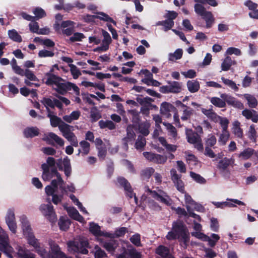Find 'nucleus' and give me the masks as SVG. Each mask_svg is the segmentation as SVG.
Here are the masks:
<instances>
[{"label": "nucleus", "mask_w": 258, "mask_h": 258, "mask_svg": "<svg viewBox=\"0 0 258 258\" xmlns=\"http://www.w3.org/2000/svg\"><path fill=\"white\" fill-rule=\"evenodd\" d=\"M52 140L59 146L62 147L64 145V141L62 139L58 137L57 135L53 133H49L46 137L45 140L49 141Z\"/></svg>", "instance_id": "nucleus-33"}, {"label": "nucleus", "mask_w": 258, "mask_h": 258, "mask_svg": "<svg viewBox=\"0 0 258 258\" xmlns=\"http://www.w3.org/2000/svg\"><path fill=\"white\" fill-rule=\"evenodd\" d=\"M85 37L84 34L79 32H76L74 34L73 36L70 38L69 40L72 42L81 41H82V39Z\"/></svg>", "instance_id": "nucleus-63"}, {"label": "nucleus", "mask_w": 258, "mask_h": 258, "mask_svg": "<svg viewBox=\"0 0 258 258\" xmlns=\"http://www.w3.org/2000/svg\"><path fill=\"white\" fill-rule=\"evenodd\" d=\"M55 164H56V166L59 170L62 171L63 170L64 174L66 176L69 177L71 175L72 173V167L70 160L67 156L64 158L62 161L61 159H59Z\"/></svg>", "instance_id": "nucleus-13"}, {"label": "nucleus", "mask_w": 258, "mask_h": 258, "mask_svg": "<svg viewBox=\"0 0 258 258\" xmlns=\"http://www.w3.org/2000/svg\"><path fill=\"white\" fill-rule=\"evenodd\" d=\"M196 13L201 16L206 23V28H210L212 27L215 19L212 13L211 12L206 11L204 6L199 4H196L194 6Z\"/></svg>", "instance_id": "nucleus-5"}, {"label": "nucleus", "mask_w": 258, "mask_h": 258, "mask_svg": "<svg viewBox=\"0 0 258 258\" xmlns=\"http://www.w3.org/2000/svg\"><path fill=\"white\" fill-rule=\"evenodd\" d=\"M160 111L162 114L168 117L171 115L170 113L171 112H175L176 111V109L171 104L164 102L161 104Z\"/></svg>", "instance_id": "nucleus-21"}, {"label": "nucleus", "mask_w": 258, "mask_h": 258, "mask_svg": "<svg viewBox=\"0 0 258 258\" xmlns=\"http://www.w3.org/2000/svg\"><path fill=\"white\" fill-rule=\"evenodd\" d=\"M255 151L251 148H247L237 155V157L243 160L250 159L254 154Z\"/></svg>", "instance_id": "nucleus-25"}, {"label": "nucleus", "mask_w": 258, "mask_h": 258, "mask_svg": "<svg viewBox=\"0 0 258 258\" xmlns=\"http://www.w3.org/2000/svg\"><path fill=\"white\" fill-rule=\"evenodd\" d=\"M127 232V229L126 227H122L116 229L114 233V237L118 238L123 236Z\"/></svg>", "instance_id": "nucleus-61"}, {"label": "nucleus", "mask_w": 258, "mask_h": 258, "mask_svg": "<svg viewBox=\"0 0 258 258\" xmlns=\"http://www.w3.org/2000/svg\"><path fill=\"white\" fill-rule=\"evenodd\" d=\"M39 130L37 127H27L23 131V134L26 138H32L38 136Z\"/></svg>", "instance_id": "nucleus-24"}, {"label": "nucleus", "mask_w": 258, "mask_h": 258, "mask_svg": "<svg viewBox=\"0 0 258 258\" xmlns=\"http://www.w3.org/2000/svg\"><path fill=\"white\" fill-rule=\"evenodd\" d=\"M221 80L223 83L229 86L230 88H231L232 89H233L235 91H237L238 90V87L237 86L235 83L232 80L226 79L224 77H222L221 78Z\"/></svg>", "instance_id": "nucleus-49"}, {"label": "nucleus", "mask_w": 258, "mask_h": 258, "mask_svg": "<svg viewBox=\"0 0 258 258\" xmlns=\"http://www.w3.org/2000/svg\"><path fill=\"white\" fill-rule=\"evenodd\" d=\"M90 117L92 121H96L101 117L100 113L98 112L96 107H93L91 109Z\"/></svg>", "instance_id": "nucleus-55"}, {"label": "nucleus", "mask_w": 258, "mask_h": 258, "mask_svg": "<svg viewBox=\"0 0 258 258\" xmlns=\"http://www.w3.org/2000/svg\"><path fill=\"white\" fill-rule=\"evenodd\" d=\"M143 154L146 159L156 164H164L167 160L166 156L150 152H144Z\"/></svg>", "instance_id": "nucleus-12"}, {"label": "nucleus", "mask_w": 258, "mask_h": 258, "mask_svg": "<svg viewBox=\"0 0 258 258\" xmlns=\"http://www.w3.org/2000/svg\"><path fill=\"white\" fill-rule=\"evenodd\" d=\"M52 79H49L45 84L48 86L54 85L56 88L54 90L59 94L64 95L68 91L73 90L77 96L80 95V89L75 84L69 81H66L60 77L57 76H52Z\"/></svg>", "instance_id": "nucleus-1"}, {"label": "nucleus", "mask_w": 258, "mask_h": 258, "mask_svg": "<svg viewBox=\"0 0 258 258\" xmlns=\"http://www.w3.org/2000/svg\"><path fill=\"white\" fill-rule=\"evenodd\" d=\"M9 38L13 41L17 42H21L22 39L20 35L18 34L15 29H12L8 31Z\"/></svg>", "instance_id": "nucleus-38"}, {"label": "nucleus", "mask_w": 258, "mask_h": 258, "mask_svg": "<svg viewBox=\"0 0 258 258\" xmlns=\"http://www.w3.org/2000/svg\"><path fill=\"white\" fill-rule=\"evenodd\" d=\"M71 127H73V126L62 121V123L59 124L58 128L63 135L66 133L67 134L69 132L71 131Z\"/></svg>", "instance_id": "nucleus-60"}, {"label": "nucleus", "mask_w": 258, "mask_h": 258, "mask_svg": "<svg viewBox=\"0 0 258 258\" xmlns=\"http://www.w3.org/2000/svg\"><path fill=\"white\" fill-rule=\"evenodd\" d=\"M231 159L225 157L221 160L218 164V168L219 169L225 170L230 164Z\"/></svg>", "instance_id": "nucleus-48"}, {"label": "nucleus", "mask_w": 258, "mask_h": 258, "mask_svg": "<svg viewBox=\"0 0 258 258\" xmlns=\"http://www.w3.org/2000/svg\"><path fill=\"white\" fill-rule=\"evenodd\" d=\"M6 222L9 227V229L13 233H16L17 225L15 220L14 211L12 209H9L8 211L6 217Z\"/></svg>", "instance_id": "nucleus-16"}, {"label": "nucleus", "mask_w": 258, "mask_h": 258, "mask_svg": "<svg viewBox=\"0 0 258 258\" xmlns=\"http://www.w3.org/2000/svg\"><path fill=\"white\" fill-rule=\"evenodd\" d=\"M58 225L61 230L66 231L70 227L71 221L68 218L60 216L58 222Z\"/></svg>", "instance_id": "nucleus-27"}, {"label": "nucleus", "mask_w": 258, "mask_h": 258, "mask_svg": "<svg viewBox=\"0 0 258 258\" xmlns=\"http://www.w3.org/2000/svg\"><path fill=\"white\" fill-rule=\"evenodd\" d=\"M155 170L152 167H148L141 172V177L142 180L149 179L154 173Z\"/></svg>", "instance_id": "nucleus-34"}, {"label": "nucleus", "mask_w": 258, "mask_h": 258, "mask_svg": "<svg viewBox=\"0 0 258 258\" xmlns=\"http://www.w3.org/2000/svg\"><path fill=\"white\" fill-rule=\"evenodd\" d=\"M50 122L51 125L52 127H55L56 126L59 127V124L62 123V121L60 117L56 115H54L52 117H50Z\"/></svg>", "instance_id": "nucleus-59"}, {"label": "nucleus", "mask_w": 258, "mask_h": 258, "mask_svg": "<svg viewBox=\"0 0 258 258\" xmlns=\"http://www.w3.org/2000/svg\"><path fill=\"white\" fill-rule=\"evenodd\" d=\"M69 216L73 219L81 222L84 220L83 217L80 214L78 210L75 208L68 210Z\"/></svg>", "instance_id": "nucleus-30"}, {"label": "nucleus", "mask_w": 258, "mask_h": 258, "mask_svg": "<svg viewBox=\"0 0 258 258\" xmlns=\"http://www.w3.org/2000/svg\"><path fill=\"white\" fill-rule=\"evenodd\" d=\"M174 21L169 20L168 19L164 21H159L157 23V25L163 26L165 28L166 30L171 29L174 26Z\"/></svg>", "instance_id": "nucleus-54"}, {"label": "nucleus", "mask_w": 258, "mask_h": 258, "mask_svg": "<svg viewBox=\"0 0 258 258\" xmlns=\"http://www.w3.org/2000/svg\"><path fill=\"white\" fill-rule=\"evenodd\" d=\"M220 97L225 101V103H227L229 105H231L233 107L239 109L244 108L243 103L232 96L224 93L221 94Z\"/></svg>", "instance_id": "nucleus-15"}, {"label": "nucleus", "mask_w": 258, "mask_h": 258, "mask_svg": "<svg viewBox=\"0 0 258 258\" xmlns=\"http://www.w3.org/2000/svg\"><path fill=\"white\" fill-rule=\"evenodd\" d=\"M140 96V95H138V97L136 98V100L138 103L142 105V107H141V112L145 116H148L150 113V107H156V105H153L151 103V102L154 101L152 98L149 97L141 98Z\"/></svg>", "instance_id": "nucleus-8"}, {"label": "nucleus", "mask_w": 258, "mask_h": 258, "mask_svg": "<svg viewBox=\"0 0 258 258\" xmlns=\"http://www.w3.org/2000/svg\"><path fill=\"white\" fill-rule=\"evenodd\" d=\"M229 138V133L228 131H222V133L221 134L219 139V143L223 146L225 145L227 141L228 140Z\"/></svg>", "instance_id": "nucleus-52"}, {"label": "nucleus", "mask_w": 258, "mask_h": 258, "mask_svg": "<svg viewBox=\"0 0 258 258\" xmlns=\"http://www.w3.org/2000/svg\"><path fill=\"white\" fill-rule=\"evenodd\" d=\"M146 145V140L144 137L139 135L135 144L137 150H143Z\"/></svg>", "instance_id": "nucleus-35"}, {"label": "nucleus", "mask_w": 258, "mask_h": 258, "mask_svg": "<svg viewBox=\"0 0 258 258\" xmlns=\"http://www.w3.org/2000/svg\"><path fill=\"white\" fill-rule=\"evenodd\" d=\"M183 51L181 48L177 49L173 53H170L169 59L170 60L174 61L180 59L182 56Z\"/></svg>", "instance_id": "nucleus-45"}, {"label": "nucleus", "mask_w": 258, "mask_h": 258, "mask_svg": "<svg viewBox=\"0 0 258 258\" xmlns=\"http://www.w3.org/2000/svg\"><path fill=\"white\" fill-rule=\"evenodd\" d=\"M55 163V159L53 157H49L46 160V163L41 165L42 178L44 181H49L55 176H58L60 181H62V177L57 171Z\"/></svg>", "instance_id": "nucleus-2"}, {"label": "nucleus", "mask_w": 258, "mask_h": 258, "mask_svg": "<svg viewBox=\"0 0 258 258\" xmlns=\"http://www.w3.org/2000/svg\"><path fill=\"white\" fill-rule=\"evenodd\" d=\"M256 132L254 128V125L252 124L249 127L247 134L248 137L250 140L255 141L256 140Z\"/></svg>", "instance_id": "nucleus-64"}, {"label": "nucleus", "mask_w": 258, "mask_h": 258, "mask_svg": "<svg viewBox=\"0 0 258 258\" xmlns=\"http://www.w3.org/2000/svg\"><path fill=\"white\" fill-rule=\"evenodd\" d=\"M33 12L35 15V20H37L42 19L46 16L45 11L40 7H36L34 9Z\"/></svg>", "instance_id": "nucleus-43"}, {"label": "nucleus", "mask_w": 258, "mask_h": 258, "mask_svg": "<svg viewBox=\"0 0 258 258\" xmlns=\"http://www.w3.org/2000/svg\"><path fill=\"white\" fill-rule=\"evenodd\" d=\"M5 238L6 234L0 227V250L5 253L8 257L12 258L13 248L5 240Z\"/></svg>", "instance_id": "nucleus-10"}, {"label": "nucleus", "mask_w": 258, "mask_h": 258, "mask_svg": "<svg viewBox=\"0 0 258 258\" xmlns=\"http://www.w3.org/2000/svg\"><path fill=\"white\" fill-rule=\"evenodd\" d=\"M239 124L240 123L238 121L236 122L234 124L232 132L237 138L242 139L243 137V131L240 128Z\"/></svg>", "instance_id": "nucleus-42"}, {"label": "nucleus", "mask_w": 258, "mask_h": 258, "mask_svg": "<svg viewBox=\"0 0 258 258\" xmlns=\"http://www.w3.org/2000/svg\"><path fill=\"white\" fill-rule=\"evenodd\" d=\"M70 67V71L74 79H77L81 75V73L79 69L73 64H69Z\"/></svg>", "instance_id": "nucleus-51"}, {"label": "nucleus", "mask_w": 258, "mask_h": 258, "mask_svg": "<svg viewBox=\"0 0 258 258\" xmlns=\"http://www.w3.org/2000/svg\"><path fill=\"white\" fill-rule=\"evenodd\" d=\"M17 255L20 258H35L34 254L21 247H20L18 249Z\"/></svg>", "instance_id": "nucleus-29"}, {"label": "nucleus", "mask_w": 258, "mask_h": 258, "mask_svg": "<svg viewBox=\"0 0 258 258\" xmlns=\"http://www.w3.org/2000/svg\"><path fill=\"white\" fill-rule=\"evenodd\" d=\"M183 111L182 115L181 117V119L183 121H186L190 119L191 116L192 115L194 112V109L191 108L190 107L186 106Z\"/></svg>", "instance_id": "nucleus-39"}, {"label": "nucleus", "mask_w": 258, "mask_h": 258, "mask_svg": "<svg viewBox=\"0 0 258 258\" xmlns=\"http://www.w3.org/2000/svg\"><path fill=\"white\" fill-rule=\"evenodd\" d=\"M39 210L42 215L51 223H54L56 221V214L53 206L50 202L47 204H41L39 207Z\"/></svg>", "instance_id": "nucleus-7"}, {"label": "nucleus", "mask_w": 258, "mask_h": 258, "mask_svg": "<svg viewBox=\"0 0 258 258\" xmlns=\"http://www.w3.org/2000/svg\"><path fill=\"white\" fill-rule=\"evenodd\" d=\"M186 85L188 90L192 93L198 92L200 88V83L197 80H189Z\"/></svg>", "instance_id": "nucleus-28"}, {"label": "nucleus", "mask_w": 258, "mask_h": 258, "mask_svg": "<svg viewBox=\"0 0 258 258\" xmlns=\"http://www.w3.org/2000/svg\"><path fill=\"white\" fill-rule=\"evenodd\" d=\"M186 134L187 142L190 144H195L201 140L200 136L197 133L193 132L191 129L187 131Z\"/></svg>", "instance_id": "nucleus-26"}, {"label": "nucleus", "mask_w": 258, "mask_h": 258, "mask_svg": "<svg viewBox=\"0 0 258 258\" xmlns=\"http://www.w3.org/2000/svg\"><path fill=\"white\" fill-rule=\"evenodd\" d=\"M21 221L22 225L24 235L27 238L28 242H29V239L32 236H35L32 232V229L26 217L25 216H22L21 217Z\"/></svg>", "instance_id": "nucleus-18"}, {"label": "nucleus", "mask_w": 258, "mask_h": 258, "mask_svg": "<svg viewBox=\"0 0 258 258\" xmlns=\"http://www.w3.org/2000/svg\"><path fill=\"white\" fill-rule=\"evenodd\" d=\"M97 149L98 150V157L100 161L104 160L106 154L107 149L105 145L104 146L97 147Z\"/></svg>", "instance_id": "nucleus-53"}, {"label": "nucleus", "mask_w": 258, "mask_h": 258, "mask_svg": "<svg viewBox=\"0 0 258 258\" xmlns=\"http://www.w3.org/2000/svg\"><path fill=\"white\" fill-rule=\"evenodd\" d=\"M102 35L103 36L104 38L102 40V43L109 46V44L111 43L112 41L109 34L107 31L102 30Z\"/></svg>", "instance_id": "nucleus-62"}, {"label": "nucleus", "mask_w": 258, "mask_h": 258, "mask_svg": "<svg viewBox=\"0 0 258 258\" xmlns=\"http://www.w3.org/2000/svg\"><path fill=\"white\" fill-rule=\"evenodd\" d=\"M94 248L95 249V252L94 253L95 258H103V257L107 256L105 252L98 245H95Z\"/></svg>", "instance_id": "nucleus-57"}, {"label": "nucleus", "mask_w": 258, "mask_h": 258, "mask_svg": "<svg viewBox=\"0 0 258 258\" xmlns=\"http://www.w3.org/2000/svg\"><path fill=\"white\" fill-rule=\"evenodd\" d=\"M98 14L101 16H98L97 19L105 22L112 23L115 26L116 25V22L114 20H113V19L112 18L109 17L107 14L103 12H99Z\"/></svg>", "instance_id": "nucleus-50"}, {"label": "nucleus", "mask_w": 258, "mask_h": 258, "mask_svg": "<svg viewBox=\"0 0 258 258\" xmlns=\"http://www.w3.org/2000/svg\"><path fill=\"white\" fill-rule=\"evenodd\" d=\"M170 174L171 175V179L177 189L180 192L184 194L185 192L184 184L181 179L182 175L181 174H178L176 170L174 168H172L170 170Z\"/></svg>", "instance_id": "nucleus-11"}, {"label": "nucleus", "mask_w": 258, "mask_h": 258, "mask_svg": "<svg viewBox=\"0 0 258 258\" xmlns=\"http://www.w3.org/2000/svg\"><path fill=\"white\" fill-rule=\"evenodd\" d=\"M210 101L212 104L217 107L223 108L226 105L225 101L222 98L221 99L218 97H214L211 98Z\"/></svg>", "instance_id": "nucleus-40"}, {"label": "nucleus", "mask_w": 258, "mask_h": 258, "mask_svg": "<svg viewBox=\"0 0 258 258\" xmlns=\"http://www.w3.org/2000/svg\"><path fill=\"white\" fill-rule=\"evenodd\" d=\"M201 111L207 117L214 122H217L218 121V115L213 111L212 108L207 109L203 108L201 109Z\"/></svg>", "instance_id": "nucleus-32"}, {"label": "nucleus", "mask_w": 258, "mask_h": 258, "mask_svg": "<svg viewBox=\"0 0 258 258\" xmlns=\"http://www.w3.org/2000/svg\"><path fill=\"white\" fill-rule=\"evenodd\" d=\"M150 125L149 123L144 122L139 125V130L140 133L144 136H147L149 134V128Z\"/></svg>", "instance_id": "nucleus-46"}, {"label": "nucleus", "mask_w": 258, "mask_h": 258, "mask_svg": "<svg viewBox=\"0 0 258 258\" xmlns=\"http://www.w3.org/2000/svg\"><path fill=\"white\" fill-rule=\"evenodd\" d=\"M218 118L220 119V124L222 128V131H228L229 120L226 117H222L218 116Z\"/></svg>", "instance_id": "nucleus-56"}, {"label": "nucleus", "mask_w": 258, "mask_h": 258, "mask_svg": "<svg viewBox=\"0 0 258 258\" xmlns=\"http://www.w3.org/2000/svg\"><path fill=\"white\" fill-rule=\"evenodd\" d=\"M117 181L120 186L123 188L126 196L130 199H132L133 197L134 191L128 180L124 177L120 176L117 178Z\"/></svg>", "instance_id": "nucleus-17"}, {"label": "nucleus", "mask_w": 258, "mask_h": 258, "mask_svg": "<svg viewBox=\"0 0 258 258\" xmlns=\"http://www.w3.org/2000/svg\"><path fill=\"white\" fill-rule=\"evenodd\" d=\"M28 243L34 248L35 252H37L41 258L52 257V256L49 253L44 245L40 243L35 236L31 237L29 239V242H28Z\"/></svg>", "instance_id": "nucleus-6"}, {"label": "nucleus", "mask_w": 258, "mask_h": 258, "mask_svg": "<svg viewBox=\"0 0 258 258\" xmlns=\"http://www.w3.org/2000/svg\"><path fill=\"white\" fill-rule=\"evenodd\" d=\"M136 135L133 130V126L130 125L126 128V136L122 139L123 146L125 150L128 148V144H133Z\"/></svg>", "instance_id": "nucleus-14"}, {"label": "nucleus", "mask_w": 258, "mask_h": 258, "mask_svg": "<svg viewBox=\"0 0 258 258\" xmlns=\"http://www.w3.org/2000/svg\"><path fill=\"white\" fill-rule=\"evenodd\" d=\"M50 250L49 253L52 256V258H64L66 255L60 250L59 245L56 243L51 241L49 243Z\"/></svg>", "instance_id": "nucleus-19"}, {"label": "nucleus", "mask_w": 258, "mask_h": 258, "mask_svg": "<svg viewBox=\"0 0 258 258\" xmlns=\"http://www.w3.org/2000/svg\"><path fill=\"white\" fill-rule=\"evenodd\" d=\"M244 97L247 101L248 106L250 108H255L257 105V101L252 95L248 94H244Z\"/></svg>", "instance_id": "nucleus-37"}, {"label": "nucleus", "mask_w": 258, "mask_h": 258, "mask_svg": "<svg viewBox=\"0 0 258 258\" xmlns=\"http://www.w3.org/2000/svg\"><path fill=\"white\" fill-rule=\"evenodd\" d=\"M99 126L101 128H107L110 130H113L115 128V125L111 120H101L99 121Z\"/></svg>", "instance_id": "nucleus-36"}, {"label": "nucleus", "mask_w": 258, "mask_h": 258, "mask_svg": "<svg viewBox=\"0 0 258 258\" xmlns=\"http://www.w3.org/2000/svg\"><path fill=\"white\" fill-rule=\"evenodd\" d=\"M128 112L132 116V121L136 124H139L140 122V112H139L136 109H132L128 111Z\"/></svg>", "instance_id": "nucleus-47"}, {"label": "nucleus", "mask_w": 258, "mask_h": 258, "mask_svg": "<svg viewBox=\"0 0 258 258\" xmlns=\"http://www.w3.org/2000/svg\"><path fill=\"white\" fill-rule=\"evenodd\" d=\"M169 249L164 246L159 245L156 249V253L162 257H166L169 254Z\"/></svg>", "instance_id": "nucleus-44"}, {"label": "nucleus", "mask_w": 258, "mask_h": 258, "mask_svg": "<svg viewBox=\"0 0 258 258\" xmlns=\"http://www.w3.org/2000/svg\"><path fill=\"white\" fill-rule=\"evenodd\" d=\"M172 230L178 236V239L185 244L189 241V234L186 226L181 221H174L172 223Z\"/></svg>", "instance_id": "nucleus-4"}, {"label": "nucleus", "mask_w": 258, "mask_h": 258, "mask_svg": "<svg viewBox=\"0 0 258 258\" xmlns=\"http://www.w3.org/2000/svg\"><path fill=\"white\" fill-rule=\"evenodd\" d=\"M168 85L162 86L160 87L159 91L163 94H177L181 91V83L177 81H168Z\"/></svg>", "instance_id": "nucleus-9"}, {"label": "nucleus", "mask_w": 258, "mask_h": 258, "mask_svg": "<svg viewBox=\"0 0 258 258\" xmlns=\"http://www.w3.org/2000/svg\"><path fill=\"white\" fill-rule=\"evenodd\" d=\"M89 231L93 235L95 236H108L107 233L104 234V232L101 231L100 227L98 224L92 222L89 223Z\"/></svg>", "instance_id": "nucleus-23"}, {"label": "nucleus", "mask_w": 258, "mask_h": 258, "mask_svg": "<svg viewBox=\"0 0 258 258\" xmlns=\"http://www.w3.org/2000/svg\"><path fill=\"white\" fill-rule=\"evenodd\" d=\"M242 115L247 119H250L253 122L256 123L258 121V114L254 110L245 109L242 111Z\"/></svg>", "instance_id": "nucleus-22"}, {"label": "nucleus", "mask_w": 258, "mask_h": 258, "mask_svg": "<svg viewBox=\"0 0 258 258\" xmlns=\"http://www.w3.org/2000/svg\"><path fill=\"white\" fill-rule=\"evenodd\" d=\"M148 191L150 193V195L152 196V197L156 200L157 201H159L162 203H164V204L167 206H169L171 205L170 199L168 196L165 195L164 196H163L159 194L155 190H152L149 188H148Z\"/></svg>", "instance_id": "nucleus-20"}, {"label": "nucleus", "mask_w": 258, "mask_h": 258, "mask_svg": "<svg viewBox=\"0 0 258 258\" xmlns=\"http://www.w3.org/2000/svg\"><path fill=\"white\" fill-rule=\"evenodd\" d=\"M69 251L73 253H81L87 254L88 253L87 248L89 247L88 240H80L79 241H69L67 243Z\"/></svg>", "instance_id": "nucleus-3"}, {"label": "nucleus", "mask_w": 258, "mask_h": 258, "mask_svg": "<svg viewBox=\"0 0 258 258\" xmlns=\"http://www.w3.org/2000/svg\"><path fill=\"white\" fill-rule=\"evenodd\" d=\"M216 143L217 139L216 137L212 134H209L207 138L205 139V147L212 148L215 145Z\"/></svg>", "instance_id": "nucleus-41"}, {"label": "nucleus", "mask_w": 258, "mask_h": 258, "mask_svg": "<svg viewBox=\"0 0 258 258\" xmlns=\"http://www.w3.org/2000/svg\"><path fill=\"white\" fill-rule=\"evenodd\" d=\"M236 61L232 60L231 57L226 56L221 64V69L223 71H228L232 64H235Z\"/></svg>", "instance_id": "nucleus-31"}, {"label": "nucleus", "mask_w": 258, "mask_h": 258, "mask_svg": "<svg viewBox=\"0 0 258 258\" xmlns=\"http://www.w3.org/2000/svg\"><path fill=\"white\" fill-rule=\"evenodd\" d=\"M190 175L198 183L203 184L206 182V179L199 174L191 171Z\"/></svg>", "instance_id": "nucleus-58"}]
</instances>
